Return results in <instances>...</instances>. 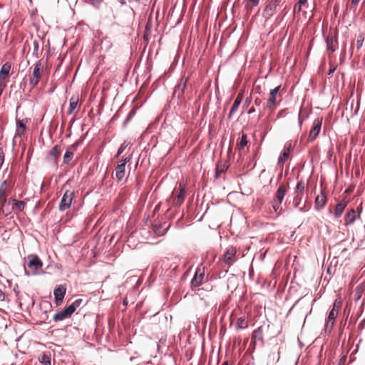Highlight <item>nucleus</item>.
<instances>
[{"label": "nucleus", "mask_w": 365, "mask_h": 365, "mask_svg": "<svg viewBox=\"0 0 365 365\" xmlns=\"http://www.w3.org/2000/svg\"><path fill=\"white\" fill-rule=\"evenodd\" d=\"M73 153L67 150L65 153L64 156H63V163L65 164L68 163L73 159Z\"/></svg>", "instance_id": "obj_37"}, {"label": "nucleus", "mask_w": 365, "mask_h": 365, "mask_svg": "<svg viewBox=\"0 0 365 365\" xmlns=\"http://www.w3.org/2000/svg\"><path fill=\"white\" fill-rule=\"evenodd\" d=\"M78 96H72L70 99L69 108L68 110V114L71 115L73 113L74 110L77 108L78 103Z\"/></svg>", "instance_id": "obj_24"}, {"label": "nucleus", "mask_w": 365, "mask_h": 365, "mask_svg": "<svg viewBox=\"0 0 365 365\" xmlns=\"http://www.w3.org/2000/svg\"><path fill=\"white\" fill-rule=\"evenodd\" d=\"M28 267L33 272L34 274H36L38 269H41L43 263L38 257L36 255H30L28 257Z\"/></svg>", "instance_id": "obj_8"}, {"label": "nucleus", "mask_w": 365, "mask_h": 365, "mask_svg": "<svg viewBox=\"0 0 365 365\" xmlns=\"http://www.w3.org/2000/svg\"><path fill=\"white\" fill-rule=\"evenodd\" d=\"M340 308V304H337L336 302H334L333 308L332 309H339Z\"/></svg>", "instance_id": "obj_53"}, {"label": "nucleus", "mask_w": 365, "mask_h": 365, "mask_svg": "<svg viewBox=\"0 0 365 365\" xmlns=\"http://www.w3.org/2000/svg\"><path fill=\"white\" fill-rule=\"evenodd\" d=\"M4 155L3 151L0 149V166H1L4 163Z\"/></svg>", "instance_id": "obj_46"}, {"label": "nucleus", "mask_w": 365, "mask_h": 365, "mask_svg": "<svg viewBox=\"0 0 365 365\" xmlns=\"http://www.w3.org/2000/svg\"><path fill=\"white\" fill-rule=\"evenodd\" d=\"M51 354L47 353H43L38 357L39 362L43 365H51Z\"/></svg>", "instance_id": "obj_27"}, {"label": "nucleus", "mask_w": 365, "mask_h": 365, "mask_svg": "<svg viewBox=\"0 0 365 365\" xmlns=\"http://www.w3.org/2000/svg\"><path fill=\"white\" fill-rule=\"evenodd\" d=\"M280 0H268L263 11V16L268 19L274 15Z\"/></svg>", "instance_id": "obj_3"}, {"label": "nucleus", "mask_w": 365, "mask_h": 365, "mask_svg": "<svg viewBox=\"0 0 365 365\" xmlns=\"http://www.w3.org/2000/svg\"><path fill=\"white\" fill-rule=\"evenodd\" d=\"M11 202H13L14 211L20 212L24 210L26 202L24 200H17L16 199L11 198Z\"/></svg>", "instance_id": "obj_23"}, {"label": "nucleus", "mask_w": 365, "mask_h": 365, "mask_svg": "<svg viewBox=\"0 0 365 365\" xmlns=\"http://www.w3.org/2000/svg\"><path fill=\"white\" fill-rule=\"evenodd\" d=\"M130 160V158H125L122 159L120 163H125V165L127 162H128Z\"/></svg>", "instance_id": "obj_51"}, {"label": "nucleus", "mask_w": 365, "mask_h": 365, "mask_svg": "<svg viewBox=\"0 0 365 365\" xmlns=\"http://www.w3.org/2000/svg\"><path fill=\"white\" fill-rule=\"evenodd\" d=\"M302 200V195H299V194H295V195L294 197V200H293V203H294V205L295 207H299V210L300 212H304L305 210L304 209V207H299Z\"/></svg>", "instance_id": "obj_31"}, {"label": "nucleus", "mask_w": 365, "mask_h": 365, "mask_svg": "<svg viewBox=\"0 0 365 365\" xmlns=\"http://www.w3.org/2000/svg\"><path fill=\"white\" fill-rule=\"evenodd\" d=\"M243 94L242 93H240L236 98L234 101V103L232 106L230 111L228 114V119L230 120L233 115V114L237 110L239 106L242 102Z\"/></svg>", "instance_id": "obj_17"}, {"label": "nucleus", "mask_w": 365, "mask_h": 365, "mask_svg": "<svg viewBox=\"0 0 365 365\" xmlns=\"http://www.w3.org/2000/svg\"><path fill=\"white\" fill-rule=\"evenodd\" d=\"M91 1L93 6H97L101 2V0H91Z\"/></svg>", "instance_id": "obj_49"}, {"label": "nucleus", "mask_w": 365, "mask_h": 365, "mask_svg": "<svg viewBox=\"0 0 365 365\" xmlns=\"http://www.w3.org/2000/svg\"><path fill=\"white\" fill-rule=\"evenodd\" d=\"M121 6H124L126 4V1L125 0H117Z\"/></svg>", "instance_id": "obj_52"}, {"label": "nucleus", "mask_w": 365, "mask_h": 365, "mask_svg": "<svg viewBox=\"0 0 365 365\" xmlns=\"http://www.w3.org/2000/svg\"><path fill=\"white\" fill-rule=\"evenodd\" d=\"M33 45H34V48H33V52H32V54L33 56H34L36 58H38L39 56H40V53L38 52V50H39V43H38V41H34V43H33Z\"/></svg>", "instance_id": "obj_34"}, {"label": "nucleus", "mask_w": 365, "mask_h": 365, "mask_svg": "<svg viewBox=\"0 0 365 365\" xmlns=\"http://www.w3.org/2000/svg\"><path fill=\"white\" fill-rule=\"evenodd\" d=\"M327 202V196L322 192L321 195H318L315 199V207L317 210L323 208Z\"/></svg>", "instance_id": "obj_22"}, {"label": "nucleus", "mask_w": 365, "mask_h": 365, "mask_svg": "<svg viewBox=\"0 0 365 365\" xmlns=\"http://www.w3.org/2000/svg\"><path fill=\"white\" fill-rule=\"evenodd\" d=\"M255 108H254V107H252V108L249 110L248 113H249V114H251V113H255Z\"/></svg>", "instance_id": "obj_55"}, {"label": "nucleus", "mask_w": 365, "mask_h": 365, "mask_svg": "<svg viewBox=\"0 0 365 365\" xmlns=\"http://www.w3.org/2000/svg\"><path fill=\"white\" fill-rule=\"evenodd\" d=\"M304 190H305V183L302 180H301L297 184L294 194H299V195H303Z\"/></svg>", "instance_id": "obj_30"}, {"label": "nucleus", "mask_w": 365, "mask_h": 365, "mask_svg": "<svg viewBox=\"0 0 365 365\" xmlns=\"http://www.w3.org/2000/svg\"><path fill=\"white\" fill-rule=\"evenodd\" d=\"M301 9H302V5L298 4V5H295L294 6V13H299Z\"/></svg>", "instance_id": "obj_45"}, {"label": "nucleus", "mask_w": 365, "mask_h": 365, "mask_svg": "<svg viewBox=\"0 0 365 365\" xmlns=\"http://www.w3.org/2000/svg\"><path fill=\"white\" fill-rule=\"evenodd\" d=\"M66 288L63 285H58L55 288L53 294L56 306H59L62 304L64 296L66 294Z\"/></svg>", "instance_id": "obj_11"}, {"label": "nucleus", "mask_w": 365, "mask_h": 365, "mask_svg": "<svg viewBox=\"0 0 365 365\" xmlns=\"http://www.w3.org/2000/svg\"><path fill=\"white\" fill-rule=\"evenodd\" d=\"M128 145V144L125 141L120 145L116 153L115 158H118L124 152Z\"/></svg>", "instance_id": "obj_38"}, {"label": "nucleus", "mask_w": 365, "mask_h": 365, "mask_svg": "<svg viewBox=\"0 0 365 365\" xmlns=\"http://www.w3.org/2000/svg\"><path fill=\"white\" fill-rule=\"evenodd\" d=\"M204 277H205L204 268H202V269H201L200 267L197 268L196 270L195 274L191 281L192 286L195 287H199L202 284Z\"/></svg>", "instance_id": "obj_15"}, {"label": "nucleus", "mask_w": 365, "mask_h": 365, "mask_svg": "<svg viewBox=\"0 0 365 365\" xmlns=\"http://www.w3.org/2000/svg\"><path fill=\"white\" fill-rule=\"evenodd\" d=\"M6 187H0V200H3L6 198Z\"/></svg>", "instance_id": "obj_41"}, {"label": "nucleus", "mask_w": 365, "mask_h": 365, "mask_svg": "<svg viewBox=\"0 0 365 365\" xmlns=\"http://www.w3.org/2000/svg\"><path fill=\"white\" fill-rule=\"evenodd\" d=\"M360 214H356V212L354 209L349 210L344 217V225L349 226L352 224L354 221L356 220L357 217L359 218Z\"/></svg>", "instance_id": "obj_16"}, {"label": "nucleus", "mask_w": 365, "mask_h": 365, "mask_svg": "<svg viewBox=\"0 0 365 365\" xmlns=\"http://www.w3.org/2000/svg\"><path fill=\"white\" fill-rule=\"evenodd\" d=\"M43 68V66L41 61H38L35 63L32 75L29 78V86L31 89L34 88L38 85L41 78V71Z\"/></svg>", "instance_id": "obj_1"}, {"label": "nucleus", "mask_w": 365, "mask_h": 365, "mask_svg": "<svg viewBox=\"0 0 365 365\" xmlns=\"http://www.w3.org/2000/svg\"><path fill=\"white\" fill-rule=\"evenodd\" d=\"M125 163H120L115 168V177L118 181H121L125 177Z\"/></svg>", "instance_id": "obj_21"}, {"label": "nucleus", "mask_w": 365, "mask_h": 365, "mask_svg": "<svg viewBox=\"0 0 365 365\" xmlns=\"http://www.w3.org/2000/svg\"><path fill=\"white\" fill-rule=\"evenodd\" d=\"M289 156V149L284 148L278 159L279 164H284Z\"/></svg>", "instance_id": "obj_29"}, {"label": "nucleus", "mask_w": 365, "mask_h": 365, "mask_svg": "<svg viewBox=\"0 0 365 365\" xmlns=\"http://www.w3.org/2000/svg\"><path fill=\"white\" fill-rule=\"evenodd\" d=\"M28 122L27 118L26 119H19L16 118V133L14 135V140H15L17 138H21L23 134L25 133L26 129V123Z\"/></svg>", "instance_id": "obj_9"}, {"label": "nucleus", "mask_w": 365, "mask_h": 365, "mask_svg": "<svg viewBox=\"0 0 365 365\" xmlns=\"http://www.w3.org/2000/svg\"><path fill=\"white\" fill-rule=\"evenodd\" d=\"M301 113H302V110L299 111V116H298V123H299V128H302V122H303V118H302L301 116Z\"/></svg>", "instance_id": "obj_43"}, {"label": "nucleus", "mask_w": 365, "mask_h": 365, "mask_svg": "<svg viewBox=\"0 0 365 365\" xmlns=\"http://www.w3.org/2000/svg\"><path fill=\"white\" fill-rule=\"evenodd\" d=\"M236 253L237 250L235 247H229L223 255V262L229 266L232 264L236 261Z\"/></svg>", "instance_id": "obj_10"}, {"label": "nucleus", "mask_w": 365, "mask_h": 365, "mask_svg": "<svg viewBox=\"0 0 365 365\" xmlns=\"http://www.w3.org/2000/svg\"><path fill=\"white\" fill-rule=\"evenodd\" d=\"M335 71V68H329V70L328 71V74L330 75L331 73H332L334 71Z\"/></svg>", "instance_id": "obj_57"}, {"label": "nucleus", "mask_w": 365, "mask_h": 365, "mask_svg": "<svg viewBox=\"0 0 365 365\" xmlns=\"http://www.w3.org/2000/svg\"><path fill=\"white\" fill-rule=\"evenodd\" d=\"M254 103H255V106H261V105H262V100L261 98H256L255 99Z\"/></svg>", "instance_id": "obj_44"}, {"label": "nucleus", "mask_w": 365, "mask_h": 365, "mask_svg": "<svg viewBox=\"0 0 365 365\" xmlns=\"http://www.w3.org/2000/svg\"><path fill=\"white\" fill-rule=\"evenodd\" d=\"M281 86H278L273 89L270 90L269 92V98H268L267 103L264 104V108L269 110H273L276 108L278 105L277 98L281 96L279 94V91L280 90Z\"/></svg>", "instance_id": "obj_2"}, {"label": "nucleus", "mask_w": 365, "mask_h": 365, "mask_svg": "<svg viewBox=\"0 0 365 365\" xmlns=\"http://www.w3.org/2000/svg\"><path fill=\"white\" fill-rule=\"evenodd\" d=\"M60 154H61V150H60L59 145H55L49 151V155L53 157L54 158L58 157L60 155Z\"/></svg>", "instance_id": "obj_33"}, {"label": "nucleus", "mask_w": 365, "mask_h": 365, "mask_svg": "<svg viewBox=\"0 0 365 365\" xmlns=\"http://www.w3.org/2000/svg\"><path fill=\"white\" fill-rule=\"evenodd\" d=\"M345 56V49L343 51V53H341V57L344 58Z\"/></svg>", "instance_id": "obj_58"}, {"label": "nucleus", "mask_w": 365, "mask_h": 365, "mask_svg": "<svg viewBox=\"0 0 365 365\" xmlns=\"http://www.w3.org/2000/svg\"><path fill=\"white\" fill-rule=\"evenodd\" d=\"M7 184V181L5 180L2 182L0 187H6Z\"/></svg>", "instance_id": "obj_56"}, {"label": "nucleus", "mask_w": 365, "mask_h": 365, "mask_svg": "<svg viewBox=\"0 0 365 365\" xmlns=\"http://www.w3.org/2000/svg\"><path fill=\"white\" fill-rule=\"evenodd\" d=\"M187 79L181 78L179 83L176 85L173 96L180 99L185 93L187 87Z\"/></svg>", "instance_id": "obj_12"}, {"label": "nucleus", "mask_w": 365, "mask_h": 365, "mask_svg": "<svg viewBox=\"0 0 365 365\" xmlns=\"http://www.w3.org/2000/svg\"><path fill=\"white\" fill-rule=\"evenodd\" d=\"M338 313H339V309H331V310L330 311V312L329 314L328 319L326 322V327L327 329L328 328L331 329L333 327L334 322H335V319L337 317Z\"/></svg>", "instance_id": "obj_18"}, {"label": "nucleus", "mask_w": 365, "mask_h": 365, "mask_svg": "<svg viewBox=\"0 0 365 365\" xmlns=\"http://www.w3.org/2000/svg\"><path fill=\"white\" fill-rule=\"evenodd\" d=\"M347 205V202L345 200H342L337 203L334 209V215L336 218H339L341 216L345 207Z\"/></svg>", "instance_id": "obj_19"}, {"label": "nucleus", "mask_w": 365, "mask_h": 365, "mask_svg": "<svg viewBox=\"0 0 365 365\" xmlns=\"http://www.w3.org/2000/svg\"><path fill=\"white\" fill-rule=\"evenodd\" d=\"M147 232L148 234L149 235H163L165 234V231L167 230H161V229H159V230H145Z\"/></svg>", "instance_id": "obj_35"}, {"label": "nucleus", "mask_w": 365, "mask_h": 365, "mask_svg": "<svg viewBox=\"0 0 365 365\" xmlns=\"http://www.w3.org/2000/svg\"><path fill=\"white\" fill-rule=\"evenodd\" d=\"M257 341L263 342V329L262 327H259L252 332V343L255 344Z\"/></svg>", "instance_id": "obj_20"}, {"label": "nucleus", "mask_w": 365, "mask_h": 365, "mask_svg": "<svg viewBox=\"0 0 365 365\" xmlns=\"http://www.w3.org/2000/svg\"><path fill=\"white\" fill-rule=\"evenodd\" d=\"M260 0H244L245 6L247 9H252L259 4Z\"/></svg>", "instance_id": "obj_32"}, {"label": "nucleus", "mask_w": 365, "mask_h": 365, "mask_svg": "<svg viewBox=\"0 0 365 365\" xmlns=\"http://www.w3.org/2000/svg\"><path fill=\"white\" fill-rule=\"evenodd\" d=\"M222 365H229L228 361L223 362Z\"/></svg>", "instance_id": "obj_59"}, {"label": "nucleus", "mask_w": 365, "mask_h": 365, "mask_svg": "<svg viewBox=\"0 0 365 365\" xmlns=\"http://www.w3.org/2000/svg\"><path fill=\"white\" fill-rule=\"evenodd\" d=\"M73 313V309L71 307H66L63 310L55 314L53 316V320L55 322H59L66 319L70 318Z\"/></svg>", "instance_id": "obj_13"}, {"label": "nucleus", "mask_w": 365, "mask_h": 365, "mask_svg": "<svg viewBox=\"0 0 365 365\" xmlns=\"http://www.w3.org/2000/svg\"><path fill=\"white\" fill-rule=\"evenodd\" d=\"M83 302V299H78L74 301L71 305L68 306V307H71L73 309V312L76 311V309Z\"/></svg>", "instance_id": "obj_39"}, {"label": "nucleus", "mask_w": 365, "mask_h": 365, "mask_svg": "<svg viewBox=\"0 0 365 365\" xmlns=\"http://www.w3.org/2000/svg\"><path fill=\"white\" fill-rule=\"evenodd\" d=\"M185 198V188L181 183L179 185V192L173 200V205L175 207H180Z\"/></svg>", "instance_id": "obj_14"}, {"label": "nucleus", "mask_w": 365, "mask_h": 365, "mask_svg": "<svg viewBox=\"0 0 365 365\" xmlns=\"http://www.w3.org/2000/svg\"><path fill=\"white\" fill-rule=\"evenodd\" d=\"M241 218L244 220L245 217L242 215H240Z\"/></svg>", "instance_id": "obj_61"}, {"label": "nucleus", "mask_w": 365, "mask_h": 365, "mask_svg": "<svg viewBox=\"0 0 365 365\" xmlns=\"http://www.w3.org/2000/svg\"><path fill=\"white\" fill-rule=\"evenodd\" d=\"M287 109H283V110H281L278 112L277 113V118H284L285 117V115H287Z\"/></svg>", "instance_id": "obj_42"}, {"label": "nucleus", "mask_w": 365, "mask_h": 365, "mask_svg": "<svg viewBox=\"0 0 365 365\" xmlns=\"http://www.w3.org/2000/svg\"><path fill=\"white\" fill-rule=\"evenodd\" d=\"M11 70V64L5 63L0 70V78L4 79L9 74Z\"/></svg>", "instance_id": "obj_26"}, {"label": "nucleus", "mask_w": 365, "mask_h": 365, "mask_svg": "<svg viewBox=\"0 0 365 365\" xmlns=\"http://www.w3.org/2000/svg\"><path fill=\"white\" fill-rule=\"evenodd\" d=\"M233 218H234V217H233V216H232V217H231V223H232V221H233Z\"/></svg>", "instance_id": "obj_60"}, {"label": "nucleus", "mask_w": 365, "mask_h": 365, "mask_svg": "<svg viewBox=\"0 0 365 365\" xmlns=\"http://www.w3.org/2000/svg\"><path fill=\"white\" fill-rule=\"evenodd\" d=\"M360 0H351V7H356Z\"/></svg>", "instance_id": "obj_48"}, {"label": "nucleus", "mask_w": 365, "mask_h": 365, "mask_svg": "<svg viewBox=\"0 0 365 365\" xmlns=\"http://www.w3.org/2000/svg\"><path fill=\"white\" fill-rule=\"evenodd\" d=\"M247 143L248 141L247 139V135L245 133H242L240 141L238 144L239 149H242L245 146L247 145Z\"/></svg>", "instance_id": "obj_36"}, {"label": "nucleus", "mask_w": 365, "mask_h": 365, "mask_svg": "<svg viewBox=\"0 0 365 365\" xmlns=\"http://www.w3.org/2000/svg\"><path fill=\"white\" fill-rule=\"evenodd\" d=\"M307 0H299L298 4L302 6L307 2Z\"/></svg>", "instance_id": "obj_54"}, {"label": "nucleus", "mask_w": 365, "mask_h": 365, "mask_svg": "<svg viewBox=\"0 0 365 365\" xmlns=\"http://www.w3.org/2000/svg\"><path fill=\"white\" fill-rule=\"evenodd\" d=\"M235 327L237 329H246L248 327V320L245 317H240L237 319Z\"/></svg>", "instance_id": "obj_25"}, {"label": "nucleus", "mask_w": 365, "mask_h": 365, "mask_svg": "<svg viewBox=\"0 0 365 365\" xmlns=\"http://www.w3.org/2000/svg\"><path fill=\"white\" fill-rule=\"evenodd\" d=\"M287 189L284 185L281 184L276 193H275V202L273 204V208L275 211H277L279 208V205L283 202L284 197L286 195Z\"/></svg>", "instance_id": "obj_6"}, {"label": "nucleus", "mask_w": 365, "mask_h": 365, "mask_svg": "<svg viewBox=\"0 0 365 365\" xmlns=\"http://www.w3.org/2000/svg\"><path fill=\"white\" fill-rule=\"evenodd\" d=\"M4 86H5L4 83H0V96H1V94L3 93Z\"/></svg>", "instance_id": "obj_50"}, {"label": "nucleus", "mask_w": 365, "mask_h": 365, "mask_svg": "<svg viewBox=\"0 0 365 365\" xmlns=\"http://www.w3.org/2000/svg\"><path fill=\"white\" fill-rule=\"evenodd\" d=\"M364 37L362 35H359L358 37H357V41H356V48L359 50L361 48L362 45H363V43H364Z\"/></svg>", "instance_id": "obj_40"}, {"label": "nucleus", "mask_w": 365, "mask_h": 365, "mask_svg": "<svg viewBox=\"0 0 365 365\" xmlns=\"http://www.w3.org/2000/svg\"><path fill=\"white\" fill-rule=\"evenodd\" d=\"M13 202H11V198L9 200L4 198L0 200V215L7 216L14 211Z\"/></svg>", "instance_id": "obj_7"}, {"label": "nucleus", "mask_w": 365, "mask_h": 365, "mask_svg": "<svg viewBox=\"0 0 365 365\" xmlns=\"http://www.w3.org/2000/svg\"><path fill=\"white\" fill-rule=\"evenodd\" d=\"M133 112H130L129 114L128 115V117L127 118L125 119V120L124 121V125H125V124L130 120V119L133 116Z\"/></svg>", "instance_id": "obj_47"}, {"label": "nucleus", "mask_w": 365, "mask_h": 365, "mask_svg": "<svg viewBox=\"0 0 365 365\" xmlns=\"http://www.w3.org/2000/svg\"><path fill=\"white\" fill-rule=\"evenodd\" d=\"M322 120L323 118L322 117H318L314 120L312 127L309 134V139L310 141L314 140L318 137L321 130Z\"/></svg>", "instance_id": "obj_5"}, {"label": "nucleus", "mask_w": 365, "mask_h": 365, "mask_svg": "<svg viewBox=\"0 0 365 365\" xmlns=\"http://www.w3.org/2000/svg\"><path fill=\"white\" fill-rule=\"evenodd\" d=\"M74 197V193L72 191L66 190L63 195L61 200L59 204V210L61 211H64L70 207L73 199Z\"/></svg>", "instance_id": "obj_4"}, {"label": "nucleus", "mask_w": 365, "mask_h": 365, "mask_svg": "<svg viewBox=\"0 0 365 365\" xmlns=\"http://www.w3.org/2000/svg\"><path fill=\"white\" fill-rule=\"evenodd\" d=\"M327 51L334 52L336 50V46L334 45V41L331 36H328L326 41Z\"/></svg>", "instance_id": "obj_28"}]
</instances>
